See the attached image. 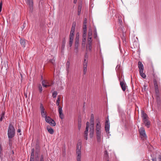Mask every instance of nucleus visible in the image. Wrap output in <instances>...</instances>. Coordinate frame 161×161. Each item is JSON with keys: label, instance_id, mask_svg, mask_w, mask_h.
I'll return each mask as SVG.
<instances>
[{"label": "nucleus", "instance_id": "nucleus-19", "mask_svg": "<svg viewBox=\"0 0 161 161\" xmlns=\"http://www.w3.org/2000/svg\"><path fill=\"white\" fill-rule=\"evenodd\" d=\"M153 84L155 90L158 89V87L157 84V82L156 80L155 79H153Z\"/></svg>", "mask_w": 161, "mask_h": 161}, {"label": "nucleus", "instance_id": "nucleus-10", "mask_svg": "<svg viewBox=\"0 0 161 161\" xmlns=\"http://www.w3.org/2000/svg\"><path fill=\"white\" fill-rule=\"evenodd\" d=\"M94 115L93 114H92L91 116V119L90 120V122L91 123V125H90V127H94Z\"/></svg>", "mask_w": 161, "mask_h": 161}, {"label": "nucleus", "instance_id": "nucleus-39", "mask_svg": "<svg viewBox=\"0 0 161 161\" xmlns=\"http://www.w3.org/2000/svg\"><path fill=\"white\" fill-rule=\"evenodd\" d=\"M87 67H83V74L85 75L87 71Z\"/></svg>", "mask_w": 161, "mask_h": 161}, {"label": "nucleus", "instance_id": "nucleus-18", "mask_svg": "<svg viewBox=\"0 0 161 161\" xmlns=\"http://www.w3.org/2000/svg\"><path fill=\"white\" fill-rule=\"evenodd\" d=\"M88 47L90 50L91 49L92 40V38H89L88 39Z\"/></svg>", "mask_w": 161, "mask_h": 161}, {"label": "nucleus", "instance_id": "nucleus-57", "mask_svg": "<svg viewBox=\"0 0 161 161\" xmlns=\"http://www.w3.org/2000/svg\"><path fill=\"white\" fill-rule=\"evenodd\" d=\"M21 132V130L20 129H18V130H17V132H18V133H19Z\"/></svg>", "mask_w": 161, "mask_h": 161}, {"label": "nucleus", "instance_id": "nucleus-5", "mask_svg": "<svg viewBox=\"0 0 161 161\" xmlns=\"http://www.w3.org/2000/svg\"><path fill=\"white\" fill-rule=\"evenodd\" d=\"M139 132L141 138L143 140L145 139H146L147 138V136L144 129L143 127H141L139 129Z\"/></svg>", "mask_w": 161, "mask_h": 161}, {"label": "nucleus", "instance_id": "nucleus-40", "mask_svg": "<svg viewBox=\"0 0 161 161\" xmlns=\"http://www.w3.org/2000/svg\"><path fill=\"white\" fill-rule=\"evenodd\" d=\"M65 43V40H63L62 42V49H64V48Z\"/></svg>", "mask_w": 161, "mask_h": 161}, {"label": "nucleus", "instance_id": "nucleus-1", "mask_svg": "<svg viewBox=\"0 0 161 161\" xmlns=\"http://www.w3.org/2000/svg\"><path fill=\"white\" fill-rule=\"evenodd\" d=\"M95 130L97 141L100 142L101 141V125L99 118L96 119Z\"/></svg>", "mask_w": 161, "mask_h": 161}, {"label": "nucleus", "instance_id": "nucleus-27", "mask_svg": "<svg viewBox=\"0 0 161 161\" xmlns=\"http://www.w3.org/2000/svg\"><path fill=\"white\" fill-rule=\"evenodd\" d=\"M45 83L47 85L48 87L51 86L53 84V83L52 81H45Z\"/></svg>", "mask_w": 161, "mask_h": 161}, {"label": "nucleus", "instance_id": "nucleus-34", "mask_svg": "<svg viewBox=\"0 0 161 161\" xmlns=\"http://www.w3.org/2000/svg\"><path fill=\"white\" fill-rule=\"evenodd\" d=\"M4 114H5L3 112L2 113L1 115V117L0 118V121H2L3 119V118L4 117Z\"/></svg>", "mask_w": 161, "mask_h": 161}, {"label": "nucleus", "instance_id": "nucleus-15", "mask_svg": "<svg viewBox=\"0 0 161 161\" xmlns=\"http://www.w3.org/2000/svg\"><path fill=\"white\" fill-rule=\"evenodd\" d=\"M19 42L21 46L23 47H25V40L24 39H21L19 41Z\"/></svg>", "mask_w": 161, "mask_h": 161}, {"label": "nucleus", "instance_id": "nucleus-4", "mask_svg": "<svg viewBox=\"0 0 161 161\" xmlns=\"http://www.w3.org/2000/svg\"><path fill=\"white\" fill-rule=\"evenodd\" d=\"M138 67L141 76L143 78H145L146 77V75L143 73L144 67L143 64L141 61H139L138 62Z\"/></svg>", "mask_w": 161, "mask_h": 161}, {"label": "nucleus", "instance_id": "nucleus-25", "mask_svg": "<svg viewBox=\"0 0 161 161\" xmlns=\"http://www.w3.org/2000/svg\"><path fill=\"white\" fill-rule=\"evenodd\" d=\"M47 129L48 130V132L51 134H52L54 133V131L53 129L52 128H49L48 127H47Z\"/></svg>", "mask_w": 161, "mask_h": 161}, {"label": "nucleus", "instance_id": "nucleus-51", "mask_svg": "<svg viewBox=\"0 0 161 161\" xmlns=\"http://www.w3.org/2000/svg\"><path fill=\"white\" fill-rule=\"evenodd\" d=\"M158 158L159 161H161V155H159Z\"/></svg>", "mask_w": 161, "mask_h": 161}, {"label": "nucleus", "instance_id": "nucleus-29", "mask_svg": "<svg viewBox=\"0 0 161 161\" xmlns=\"http://www.w3.org/2000/svg\"><path fill=\"white\" fill-rule=\"evenodd\" d=\"M70 63L69 61H67V63H66V70L68 72L69 69V67Z\"/></svg>", "mask_w": 161, "mask_h": 161}, {"label": "nucleus", "instance_id": "nucleus-62", "mask_svg": "<svg viewBox=\"0 0 161 161\" xmlns=\"http://www.w3.org/2000/svg\"><path fill=\"white\" fill-rule=\"evenodd\" d=\"M107 161H109V160H107Z\"/></svg>", "mask_w": 161, "mask_h": 161}, {"label": "nucleus", "instance_id": "nucleus-13", "mask_svg": "<svg viewBox=\"0 0 161 161\" xmlns=\"http://www.w3.org/2000/svg\"><path fill=\"white\" fill-rule=\"evenodd\" d=\"M27 3L29 5L31 9H33V2L32 0H27Z\"/></svg>", "mask_w": 161, "mask_h": 161}, {"label": "nucleus", "instance_id": "nucleus-45", "mask_svg": "<svg viewBox=\"0 0 161 161\" xmlns=\"http://www.w3.org/2000/svg\"><path fill=\"white\" fill-rule=\"evenodd\" d=\"M55 60L54 59H52L49 60V62L53 64L54 63Z\"/></svg>", "mask_w": 161, "mask_h": 161}, {"label": "nucleus", "instance_id": "nucleus-42", "mask_svg": "<svg viewBox=\"0 0 161 161\" xmlns=\"http://www.w3.org/2000/svg\"><path fill=\"white\" fill-rule=\"evenodd\" d=\"M79 46V43H75V49L77 51L78 49Z\"/></svg>", "mask_w": 161, "mask_h": 161}, {"label": "nucleus", "instance_id": "nucleus-36", "mask_svg": "<svg viewBox=\"0 0 161 161\" xmlns=\"http://www.w3.org/2000/svg\"><path fill=\"white\" fill-rule=\"evenodd\" d=\"M38 88H39V92L41 93L42 91V86L40 84H39L38 86Z\"/></svg>", "mask_w": 161, "mask_h": 161}, {"label": "nucleus", "instance_id": "nucleus-44", "mask_svg": "<svg viewBox=\"0 0 161 161\" xmlns=\"http://www.w3.org/2000/svg\"><path fill=\"white\" fill-rule=\"evenodd\" d=\"M87 24V19L86 18H85L83 21V25H86Z\"/></svg>", "mask_w": 161, "mask_h": 161}, {"label": "nucleus", "instance_id": "nucleus-14", "mask_svg": "<svg viewBox=\"0 0 161 161\" xmlns=\"http://www.w3.org/2000/svg\"><path fill=\"white\" fill-rule=\"evenodd\" d=\"M82 6V4L81 3H80L78 5V15H80Z\"/></svg>", "mask_w": 161, "mask_h": 161}, {"label": "nucleus", "instance_id": "nucleus-17", "mask_svg": "<svg viewBox=\"0 0 161 161\" xmlns=\"http://www.w3.org/2000/svg\"><path fill=\"white\" fill-rule=\"evenodd\" d=\"M75 31V28L73 26L71 28V30L69 35V37L74 38Z\"/></svg>", "mask_w": 161, "mask_h": 161}, {"label": "nucleus", "instance_id": "nucleus-32", "mask_svg": "<svg viewBox=\"0 0 161 161\" xmlns=\"http://www.w3.org/2000/svg\"><path fill=\"white\" fill-rule=\"evenodd\" d=\"M86 25H83V32H86L87 31Z\"/></svg>", "mask_w": 161, "mask_h": 161}, {"label": "nucleus", "instance_id": "nucleus-48", "mask_svg": "<svg viewBox=\"0 0 161 161\" xmlns=\"http://www.w3.org/2000/svg\"><path fill=\"white\" fill-rule=\"evenodd\" d=\"M86 38H83L82 40V44L83 45V44L85 43V42L86 41Z\"/></svg>", "mask_w": 161, "mask_h": 161}, {"label": "nucleus", "instance_id": "nucleus-53", "mask_svg": "<svg viewBox=\"0 0 161 161\" xmlns=\"http://www.w3.org/2000/svg\"><path fill=\"white\" fill-rule=\"evenodd\" d=\"M97 36V33L96 31H95V32L94 35V38H96Z\"/></svg>", "mask_w": 161, "mask_h": 161}, {"label": "nucleus", "instance_id": "nucleus-47", "mask_svg": "<svg viewBox=\"0 0 161 161\" xmlns=\"http://www.w3.org/2000/svg\"><path fill=\"white\" fill-rule=\"evenodd\" d=\"M31 158H34V153L31 152Z\"/></svg>", "mask_w": 161, "mask_h": 161}, {"label": "nucleus", "instance_id": "nucleus-61", "mask_svg": "<svg viewBox=\"0 0 161 161\" xmlns=\"http://www.w3.org/2000/svg\"><path fill=\"white\" fill-rule=\"evenodd\" d=\"M122 38V40H123V42H124V41H125V40H124L125 39V38H124V37H123V38Z\"/></svg>", "mask_w": 161, "mask_h": 161}, {"label": "nucleus", "instance_id": "nucleus-52", "mask_svg": "<svg viewBox=\"0 0 161 161\" xmlns=\"http://www.w3.org/2000/svg\"><path fill=\"white\" fill-rule=\"evenodd\" d=\"M40 161H44L43 156V155H42L41 157Z\"/></svg>", "mask_w": 161, "mask_h": 161}, {"label": "nucleus", "instance_id": "nucleus-33", "mask_svg": "<svg viewBox=\"0 0 161 161\" xmlns=\"http://www.w3.org/2000/svg\"><path fill=\"white\" fill-rule=\"evenodd\" d=\"M57 95V92L56 91H54L52 94V96L53 98H55L56 97Z\"/></svg>", "mask_w": 161, "mask_h": 161}, {"label": "nucleus", "instance_id": "nucleus-60", "mask_svg": "<svg viewBox=\"0 0 161 161\" xmlns=\"http://www.w3.org/2000/svg\"><path fill=\"white\" fill-rule=\"evenodd\" d=\"M146 87H147V86H145V85H144V90H145V89H146Z\"/></svg>", "mask_w": 161, "mask_h": 161}, {"label": "nucleus", "instance_id": "nucleus-46", "mask_svg": "<svg viewBox=\"0 0 161 161\" xmlns=\"http://www.w3.org/2000/svg\"><path fill=\"white\" fill-rule=\"evenodd\" d=\"M119 24H120V25H121V23H122V21L121 19L120 18H119V21H118Z\"/></svg>", "mask_w": 161, "mask_h": 161}, {"label": "nucleus", "instance_id": "nucleus-59", "mask_svg": "<svg viewBox=\"0 0 161 161\" xmlns=\"http://www.w3.org/2000/svg\"><path fill=\"white\" fill-rule=\"evenodd\" d=\"M153 161H156V158L152 159Z\"/></svg>", "mask_w": 161, "mask_h": 161}, {"label": "nucleus", "instance_id": "nucleus-43", "mask_svg": "<svg viewBox=\"0 0 161 161\" xmlns=\"http://www.w3.org/2000/svg\"><path fill=\"white\" fill-rule=\"evenodd\" d=\"M86 32H83V38H86Z\"/></svg>", "mask_w": 161, "mask_h": 161}, {"label": "nucleus", "instance_id": "nucleus-6", "mask_svg": "<svg viewBox=\"0 0 161 161\" xmlns=\"http://www.w3.org/2000/svg\"><path fill=\"white\" fill-rule=\"evenodd\" d=\"M40 109L41 110V114L42 117L45 118L47 116V113L45 111V109L43 104L42 103L40 104Z\"/></svg>", "mask_w": 161, "mask_h": 161}, {"label": "nucleus", "instance_id": "nucleus-16", "mask_svg": "<svg viewBox=\"0 0 161 161\" xmlns=\"http://www.w3.org/2000/svg\"><path fill=\"white\" fill-rule=\"evenodd\" d=\"M141 114L142 117V120L148 118L147 115L142 110L141 111Z\"/></svg>", "mask_w": 161, "mask_h": 161}, {"label": "nucleus", "instance_id": "nucleus-7", "mask_svg": "<svg viewBox=\"0 0 161 161\" xmlns=\"http://www.w3.org/2000/svg\"><path fill=\"white\" fill-rule=\"evenodd\" d=\"M110 128V123L109 122V120L108 118V119L106 120V122L105 123V129L106 132L107 133H109V130Z\"/></svg>", "mask_w": 161, "mask_h": 161}, {"label": "nucleus", "instance_id": "nucleus-56", "mask_svg": "<svg viewBox=\"0 0 161 161\" xmlns=\"http://www.w3.org/2000/svg\"><path fill=\"white\" fill-rule=\"evenodd\" d=\"M33 152V153H34L35 152V150H34V148H32V149H31V152Z\"/></svg>", "mask_w": 161, "mask_h": 161}, {"label": "nucleus", "instance_id": "nucleus-49", "mask_svg": "<svg viewBox=\"0 0 161 161\" xmlns=\"http://www.w3.org/2000/svg\"><path fill=\"white\" fill-rule=\"evenodd\" d=\"M2 2L1 1L0 3V12L2 11Z\"/></svg>", "mask_w": 161, "mask_h": 161}, {"label": "nucleus", "instance_id": "nucleus-37", "mask_svg": "<svg viewBox=\"0 0 161 161\" xmlns=\"http://www.w3.org/2000/svg\"><path fill=\"white\" fill-rule=\"evenodd\" d=\"M59 117L61 119H63L64 118V115L62 113H59Z\"/></svg>", "mask_w": 161, "mask_h": 161}, {"label": "nucleus", "instance_id": "nucleus-9", "mask_svg": "<svg viewBox=\"0 0 161 161\" xmlns=\"http://www.w3.org/2000/svg\"><path fill=\"white\" fill-rule=\"evenodd\" d=\"M120 85L123 91L125 92L127 87L125 81L120 82Z\"/></svg>", "mask_w": 161, "mask_h": 161}, {"label": "nucleus", "instance_id": "nucleus-58", "mask_svg": "<svg viewBox=\"0 0 161 161\" xmlns=\"http://www.w3.org/2000/svg\"><path fill=\"white\" fill-rule=\"evenodd\" d=\"M30 161H34V158H31Z\"/></svg>", "mask_w": 161, "mask_h": 161}, {"label": "nucleus", "instance_id": "nucleus-41", "mask_svg": "<svg viewBox=\"0 0 161 161\" xmlns=\"http://www.w3.org/2000/svg\"><path fill=\"white\" fill-rule=\"evenodd\" d=\"M104 157L106 158H108V154L107 151H105L104 152Z\"/></svg>", "mask_w": 161, "mask_h": 161}, {"label": "nucleus", "instance_id": "nucleus-30", "mask_svg": "<svg viewBox=\"0 0 161 161\" xmlns=\"http://www.w3.org/2000/svg\"><path fill=\"white\" fill-rule=\"evenodd\" d=\"M60 101V97L59 96H58L57 98V100L56 101V104L57 106H58V107H59V106H60L59 105Z\"/></svg>", "mask_w": 161, "mask_h": 161}, {"label": "nucleus", "instance_id": "nucleus-2", "mask_svg": "<svg viewBox=\"0 0 161 161\" xmlns=\"http://www.w3.org/2000/svg\"><path fill=\"white\" fill-rule=\"evenodd\" d=\"M15 130L13 125L11 123L9 124L8 131V138L9 139L12 138L14 137L15 134Z\"/></svg>", "mask_w": 161, "mask_h": 161}, {"label": "nucleus", "instance_id": "nucleus-22", "mask_svg": "<svg viewBox=\"0 0 161 161\" xmlns=\"http://www.w3.org/2000/svg\"><path fill=\"white\" fill-rule=\"evenodd\" d=\"M45 118L46 121L48 123H50V121H51L52 119L50 117L47 116L45 117Z\"/></svg>", "mask_w": 161, "mask_h": 161}, {"label": "nucleus", "instance_id": "nucleus-35", "mask_svg": "<svg viewBox=\"0 0 161 161\" xmlns=\"http://www.w3.org/2000/svg\"><path fill=\"white\" fill-rule=\"evenodd\" d=\"M58 111L59 113L63 112L62 107L60 106H59V107H58Z\"/></svg>", "mask_w": 161, "mask_h": 161}, {"label": "nucleus", "instance_id": "nucleus-50", "mask_svg": "<svg viewBox=\"0 0 161 161\" xmlns=\"http://www.w3.org/2000/svg\"><path fill=\"white\" fill-rule=\"evenodd\" d=\"M155 93L157 94H158L159 93V91L158 89L155 90Z\"/></svg>", "mask_w": 161, "mask_h": 161}, {"label": "nucleus", "instance_id": "nucleus-20", "mask_svg": "<svg viewBox=\"0 0 161 161\" xmlns=\"http://www.w3.org/2000/svg\"><path fill=\"white\" fill-rule=\"evenodd\" d=\"M87 57L86 55H85L83 62V67H87V61L86 60V58H87Z\"/></svg>", "mask_w": 161, "mask_h": 161}, {"label": "nucleus", "instance_id": "nucleus-24", "mask_svg": "<svg viewBox=\"0 0 161 161\" xmlns=\"http://www.w3.org/2000/svg\"><path fill=\"white\" fill-rule=\"evenodd\" d=\"M50 125L53 126H54L56 125V123L52 119V120L50 121V123H49Z\"/></svg>", "mask_w": 161, "mask_h": 161}, {"label": "nucleus", "instance_id": "nucleus-31", "mask_svg": "<svg viewBox=\"0 0 161 161\" xmlns=\"http://www.w3.org/2000/svg\"><path fill=\"white\" fill-rule=\"evenodd\" d=\"M42 84L43 86L44 87H48V86L46 84L45 81L43 80L42 81Z\"/></svg>", "mask_w": 161, "mask_h": 161}, {"label": "nucleus", "instance_id": "nucleus-28", "mask_svg": "<svg viewBox=\"0 0 161 161\" xmlns=\"http://www.w3.org/2000/svg\"><path fill=\"white\" fill-rule=\"evenodd\" d=\"M74 38L69 37V45L70 47H71L73 43V41Z\"/></svg>", "mask_w": 161, "mask_h": 161}, {"label": "nucleus", "instance_id": "nucleus-38", "mask_svg": "<svg viewBox=\"0 0 161 161\" xmlns=\"http://www.w3.org/2000/svg\"><path fill=\"white\" fill-rule=\"evenodd\" d=\"M81 122L79 120L78 121V128L79 130H80L81 128Z\"/></svg>", "mask_w": 161, "mask_h": 161}, {"label": "nucleus", "instance_id": "nucleus-3", "mask_svg": "<svg viewBox=\"0 0 161 161\" xmlns=\"http://www.w3.org/2000/svg\"><path fill=\"white\" fill-rule=\"evenodd\" d=\"M81 144L80 142H79L77 145V148L76 149V153L77 155V161H81Z\"/></svg>", "mask_w": 161, "mask_h": 161}, {"label": "nucleus", "instance_id": "nucleus-55", "mask_svg": "<svg viewBox=\"0 0 161 161\" xmlns=\"http://www.w3.org/2000/svg\"><path fill=\"white\" fill-rule=\"evenodd\" d=\"M77 0H74V3L75 4L76 2H77Z\"/></svg>", "mask_w": 161, "mask_h": 161}, {"label": "nucleus", "instance_id": "nucleus-23", "mask_svg": "<svg viewBox=\"0 0 161 161\" xmlns=\"http://www.w3.org/2000/svg\"><path fill=\"white\" fill-rule=\"evenodd\" d=\"M79 34L77 33L76 35L75 39V43H79Z\"/></svg>", "mask_w": 161, "mask_h": 161}, {"label": "nucleus", "instance_id": "nucleus-26", "mask_svg": "<svg viewBox=\"0 0 161 161\" xmlns=\"http://www.w3.org/2000/svg\"><path fill=\"white\" fill-rule=\"evenodd\" d=\"M92 30L90 29L89 31L88 34V38H92Z\"/></svg>", "mask_w": 161, "mask_h": 161}, {"label": "nucleus", "instance_id": "nucleus-8", "mask_svg": "<svg viewBox=\"0 0 161 161\" xmlns=\"http://www.w3.org/2000/svg\"><path fill=\"white\" fill-rule=\"evenodd\" d=\"M89 123L88 122H87L86 123V130L84 132V138L86 140H87V139L88 133L89 130Z\"/></svg>", "mask_w": 161, "mask_h": 161}, {"label": "nucleus", "instance_id": "nucleus-11", "mask_svg": "<svg viewBox=\"0 0 161 161\" xmlns=\"http://www.w3.org/2000/svg\"><path fill=\"white\" fill-rule=\"evenodd\" d=\"M144 123L145 124V125L147 127V128L149 127L150 125V122L148 120V118L147 119H144L142 120Z\"/></svg>", "mask_w": 161, "mask_h": 161}, {"label": "nucleus", "instance_id": "nucleus-54", "mask_svg": "<svg viewBox=\"0 0 161 161\" xmlns=\"http://www.w3.org/2000/svg\"><path fill=\"white\" fill-rule=\"evenodd\" d=\"M73 26L74 27L75 30V24H74V23H73L72 27Z\"/></svg>", "mask_w": 161, "mask_h": 161}, {"label": "nucleus", "instance_id": "nucleus-12", "mask_svg": "<svg viewBox=\"0 0 161 161\" xmlns=\"http://www.w3.org/2000/svg\"><path fill=\"white\" fill-rule=\"evenodd\" d=\"M94 127H90L89 136L91 138H92L94 135Z\"/></svg>", "mask_w": 161, "mask_h": 161}, {"label": "nucleus", "instance_id": "nucleus-21", "mask_svg": "<svg viewBox=\"0 0 161 161\" xmlns=\"http://www.w3.org/2000/svg\"><path fill=\"white\" fill-rule=\"evenodd\" d=\"M118 78L120 82L125 81V80L124 79V76L122 74L120 75L118 77Z\"/></svg>", "mask_w": 161, "mask_h": 161}]
</instances>
